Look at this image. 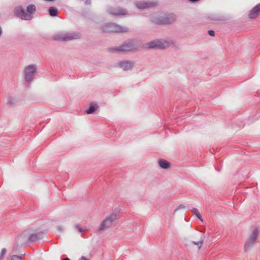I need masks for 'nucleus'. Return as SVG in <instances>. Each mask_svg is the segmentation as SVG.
I'll list each match as a JSON object with an SVG mask.
<instances>
[{
  "instance_id": "f257e3e1",
  "label": "nucleus",
  "mask_w": 260,
  "mask_h": 260,
  "mask_svg": "<svg viewBox=\"0 0 260 260\" xmlns=\"http://www.w3.org/2000/svg\"><path fill=\"white\" fill-rule=\"evenodd\" d=\"M118 218L117 212H113L102 222L98 228V231H104L108 229L111 228L114 226L115 222Z\"/></svg>"
},
{
  "instance_id": "f03ea898",
  "label": "nucleus",
  "mask_w": 260,
  "mask_h": 260,
  "mask_svg": "<svg viewBox=\"0 0 260 260\" xmlns=\"http://www.w3.org/2000/svg\"><path fill=\"white\" fill-rule=\"evenodd\" d=\"M81 36L80 34L78 32H66L57 34L53 38L55 40L68 41L79 39Z\"/></svg>"
},
{
  "instance_id": "7ed1b4c3",
  "label": "nucleus",
  "mask_w": 260,
  "mask_h": 260,
  "mask_svg": "<svg viewBox=\"0 0 260 260\" xmlns=\"http://www.w3.org/2000/svg\"><path fill=\"white\" fill-rule=\"evenodd\" d=\"M176 19L175 15L170 14L157 17H152L151 21L157 24H169L174 22Z\"/></svg>"
},
{
  "instance_id": "20e7f679",
  "label": "nucleus",
  "mask_w": 260,
  "mask_h": 260,
  "mask_svg": "<svg viewBox=\"0 0 260 260\" xmlns=\"http://www.w3.org/2000/svg\"><path fill=\"white\" fill-rule=\"evenodd\" d=\"M102 30L105 32H125L128 31V28L115 23H108L103 26Z\"/></svg>"
},
{
  "instance_id": "39448f33",
  "label": "nucleus",
  "mask_w": 260,
  "mask_h": 260,
  "mask_svg": "<svg viewBox=\"0 0 260 260\" xmlns=\"http://www.w3.org/2000/svg\"><path fill=\"white\" fill-rule=\"evenodd\" d=\"M260 232V229L258 228H254L251 232L250 235L248 236L247 239L246 240L245 245H244V250L245 251H248L250 249L252 246L254 244L257 237L258 234Z\"/></svg>"
},
{
  "instance_id": "423d86ee",
  "label": "nucleus",
  "mask_w": 260,
  "mask_h": 260,
  "mask_svg": "<svg viewBox=\"0 0 260 260\" xmlns=\"http://www.w3.org/2000/svg\"><path fill=\"white\" fill-rule=\"evenodd\" d=\"M137 48V46L135 44V42L133 40H129L124 42L120 46L113 48L111 50L114 51L125 52L133 51Z\"/></svg>"
},
{
  "instance_id": "0eeeda50",
  "label": "nucleus",
  "mask_w": 260,
  "mask_h": 260,
  "mask_svg": "<svg viewBox=\"0 0 260 260\" xmlns=\"http://www.w3.org/2000/svg\"><path fill=\"white\" fill-rule=\"evenodd\" d=\"M36 69V66L34 64L28 65L25 68L24 72L26 82L29 83L33 80Z\"/></svg>"
},
{
  "instance_id": "6e6552de",
  "label": "nucleus",
  "mask_w": 260,
  "mask_h": 260,
  "mask_svg": "<svg viewBox=\"0 0 260 260\" xmlns=\"http://www.w3.org/2000/svg\"><path fill=\"white\" fill-rule=\"evenodd\" d=\"M168 45L169 43L167 42L156 40L148 43L147 44V47L149 48L164 49L168 46Z\"/></svg>"
},
{
  "instance_id": "1a4fd4ad",
  "label": "nucleus",
  "mask_w": 260,
  "mask_h": 260,
  "mask_svg": "<svg viewBox=\"0 0 260 260\" xmlns=\"http://www.w3.org/2000/svg\"><path fill=\"white\" fill-rule=\"evenodd\" d=\"M108 12L113 15H124L127 13V11L120 7H110L108 9Z\"/></svg>"
},
{
  "instance_id": "9d476101",
  "label": "nucleus",
  "mask_w": 260,
  "mask_h": 260,
  "mask_svg": "<svg viewBox=\"0 0 260 260\" xmlns=\"http://www.w3.org/2000/svg\"><path fill=\"white\" fill-rule=\"evenodd\" d=\"M15 15L22 20H26V19L29 18V17L26 14V12L21 6H17L14 9Z\"/></svg>"
},
{
  "instance_id": "9b49d317",
  "label": "nucleus",
  "mask_w": 260,
  "mask_h": 260,
  "mask_svg": "<svg viewBox=\"0 0 260 260\" xmlns=\"http://www.w3.org/2000/svg\"><path fill=\"white\" fill-rule=\"evenodd\" d=\"M118 66L124 71L130 70L134 66V62L130 60H122L118 62Z\"/></svg>"
},
{
  "instance_id": "f8f14e48",
  "label": "nucleus",
  "mask_w": 260,
  "mask_h": 260,
  "mask_svg": "<svg viewBox=\"0 0 260 260\" xmlns=\"http://www.w3.org/2000/svg\"><path fill=\"white\" fill-rule=\"evenodd\" d=\"M136 6L139 9H144L152 7L156 5L153 2H139L136 3Z\"/></svg>"
},
{
  "instance_id": "ddd939ff",
  "label": "nucleus",
  "mask_w": 260,
  "mask_h": 260,
  "mask_svg": "<svg viewBox=\"0 0 260 260\" xmlns=\"http://www.w3.org/2000/svg\"><path fill=\"white\" fill-rule=\"evenodd\" d=\"M28 231H24L23 233L17 237L16 240L18 244H22L28 241Z\"/></svg>"
},
{
  "instance_id": "4468645a",
  "label": "nucleus",
  "mask_w": 260,
  "mask_h": 260,
  "mask_svg": "<svg viewBox=\"0 0 260 260\" xmlns=\"http://www.w3.org/2000/svg\"><path fill=\"white\" fill-rule=\"evenodd\" d=\"M36 11V6L33 4L29 5L26 8V15L29 17V18L26 19V20H30L33 18V14Z\"/></svg>"
},
{
  "instance_id": "2eb2a0df",
  "label": "nucleus",
  "mask_w": 260,
  "mask_h": 260,
  "mask_svg": "<svg viewBox=\"0 0 260 260\" xmlns=\"http://www.w3.org/2000/svg\"><path fill=\"white\" fill-rule=\"evenodd\" d=\"M260 12V3L255 6L249 12L248 16L250 18H255Z\"/></svg>"
},
{
  "instance_id": "dca6fc26",
  "label": "nucleus",
  "mask_w": 260,
  "mask_h": 260,
  "mask_svg": "<svg viewBox=\"0 0 260 260\" xmlns=\"http://www.w3.org/2000/svg\"><path fill=\"white\" fill-rule=\"evenodd\" d=\"M43 234L42 233H38L37 234H30L28 233V241L31 242H36L40 239L42 237Z\"/></svg>"
},
{
  "instance_id": "f3484780",
  "label": "nucleus",
  "mask_w": 260,
  "mask_h": 260,
  "mask_svg": "<svg viewBox=\"0 0 260 260\" xmlns=\"http://www.w3.org/2000/svg\"><path fill=\"white\" fill-rule=\"evenodd\" d=\"M158 165L160 168L164 169H167L170 167V164L167 160L163 159H160L158 160Z\"/></svg>"
},
{
  "instance_id": "a211bd4d",
  "label": "nucleus",
  "mask_w": 260,
  "mask_h": 260,
  "mask_svg": "<svg viewBox=\"0 0 260 260\" xmlns=\"http://www.w3.org/2000/svg\"><path fill=\"white\" fill-rule=\"evenodd\" d=\"M57 10L54 7H51L49 8V15L51 16H56L57 14Z\"/></svg>"
},
{
  "instance_id": "6ab92c4d",
  "label": "nucleus",
  "mask_w": 260,
  "mask_h": 260,
  "mask_svg": "<svg viewBox=\"0 0 260 260\" xmlns=\"http://www.w3.org/2000/svg\"><path fill=\"white\" fill-rule=\"evenodd\" d=\"M192 212H193L194 214L196 215L197 217L202 221H203V219L202 218V216L201 214L198 212V210L196 208H193L192 209Z\"/></svg>"
},
{
  "instance_id": "aec40b11",
  "label": "nucleus",
  "mask_w": 260,
  "mask_h": 260,
  "mask_svg": "<svg viewBox=\"0 0 260 260\" xmlns=\"http://www.w3.org/2000/svg\"><path fill=\"white\" fill-rule=\"evenodd\" d=\"M7 252V249L5 248H4L2 249L1 252L0 253V260H3L5 255Z\"/></svg>"
},
{
  "instance_id": "412c9836",
  "label": "nucleus",
  "mask_w": 260,
  "mask_h": 260,
  "mask_svg": "<svg viewBox=\"0 0 260 260\" xmlns=\"http://www.w3.org/2000/svg\"><path fill=\"white\" fill-rule=\"evenodd\" d=\"M95 107L93 105H91L88 110H86V113L87 114H91L95 111Z\"/></svg>"
},
{
  "instance_id": "4be33fe9",
  "label": "nucleus",
  "mask_w": 260,
  "mask_h": 260,
  "mask_svg": "<svg viewBox=\"0 0 260 260\" xmlns=\"http://www.w3.org/2000/svg\"><path fill=\"white\" fill-rule=\"evenodd\" d=\"M203 241H204V239H202L201 240H200L198 242H193V243L194 245L199 246V248H200L202 246V244L203 243Z\"/></svg>"
},
{
  "instance_id": "5701e85b",
  "label": "nucleus",
  "mask_w": 260,
  "mask_h": 260,
  "mask_svg": "<svg viewBox=\"0 0 260 260\" xmlns=\"http://www.w3.org/2000/svg\"><path fill=\"white\" fill-rule=\"evenodd\" d=\"M10 260H22L21 256H19L18 255H14L12 256L10 258Z\"/></svg>"
},
{
  "instance_id": "b1692460",
  "label": "nucleus",
  "mask_w": 260,
  "mask_h": 260,
  "mask_svg": "<svg viewBox=\"0 0 260 260\" xmlns=\"http://www.w3.org/2000/svg\"><path fill=\"white\" fill-rule=\"evenodd\" d=\"M75 228H76V229H77L78 230V231L80 233H83V232L85 231V229L80 227V226L79 225H78V224L75 225Z\"/></svg>"
},
{
  "instance_id": "393cba45",
  "label": "nucleus",
  "mask_w": 260,
  "mask_h": 260,
  "mask_svg": "<svg viewBox=\"0 0 260 260\" xmlns=\"http://www.w3.org/2000/svg\"><path fill=\"white\" fill-rule=\"evenodd\" d=\"M185 208V206L183 205H180L175 210V212L177 211L178 210L181 209H184Z\"/></svg>"
},
{
  "instance_id": "a878e982",
  "label": "nucleus",
  "mask_w": 260,
  "mask_h": 260,
  "mask_svg": "<svg viewBox=\"0 0 260 260\" xmlns=\"http://www.w3.org/2000/svg\"><path fill=\"white\" fill-rule=\"evenodd\" d=\"M208 34L210 36H214L215 32L213 30H210L208 31Z\"/></svg>"
},
{
  "instance_id": "bb28decb",
  "label": "nucleus",
  "mask_w": 260,
  "mask_h": 260,
  "mask_svg": "<svg viewBox=\"0 0 260 260\" xmlns=\"http://www.w3.org/2000/svg\"><path fill=\"white\" fill-rule=\"evenodd\" d=\"M85 3L86 5H89L91 3V1L90 0H86Z\"/></svg>"
},
{
  "instance_id": "cd10ccee",
  "label": "nucleus",
  "mask_w": 260,
  "mask_h": 260,
  "mask_svg": "<svg viewBox=\"0 0 260 260\" xmlns=\"http://www.w3.org/2000/svg\"><path fill=\"white\" fill-rule=\"evenodd\" d=\"M79 260H88L85 256H82Z\"/></svg>"
},
{
  "instance_id": "c85d7f7f",
  "label": "nucleus",
  "mask_w": 260,
  "mask_h": 260,
  "mask_svg": "<svg viewBox=\"0 0 260 260\" xmlns=\"http://www.w3.org/2000/svg\"><path fill=\"white\" fill-rule=\"evenodd\" d=\"M188 1L191 3H196V2L199 1L200 0H188Z\"/></svg>"
},
{
  "instance_id": "c756f323",
  "label": "nucleus",
  "mask_w": 260,
  "mask_h": 260,
  "mask_svg": "<svg viewBox=\"0 0 260 260\" xmlns=\"http://www.w3.org/2000/svg\"><path fill=\"white\" fill-rule=\"evenodd\" d=\"M62 260H70V259L68 257H66V258L62 259Z\"/></svg>"
},
{
  "instance_id": "7c9ffc66",
  "label": "nucleus",
  "mask_w": 260,
  "mask_h": 260,
  "mask_svg": "<svg viewBox=\"0 0 260 260\" xmlns=\"http://www.w3.org/2000/svg\"><path fill=\"white\" fill-rule=\"evenodd\" d=\"M2 28L0 27V36H1V35H2Z\"/></svg>"
},
{
  "instance_id": "2f4dec72",
  "label": "nucleus",
  "mask_w": 260,
  "mask_h": 260,
  "mask_svg": "<svg viewBox=\"0 0 260 260\" xmlns=\"http://www.w3.org/2000/svg\"><path fill=\"white\" fill-rule=\"evenodd\" d=\"M217 19H213V20H217Z\"/></svg>"
}]
</instances>
